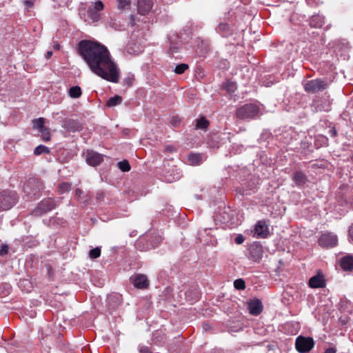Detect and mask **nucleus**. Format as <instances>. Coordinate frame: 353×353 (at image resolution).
Masks as SVG:
<instances>
[{
	"instance_id": "obj_5",
	"label": "nucleus",
	"mask_w": 353,
	"mask_h": 353,
	"mask_svg": "<svg viewBox=\"0 0 353 353\" xmlns=\"http://www.w3.org/2000/svg\"><path fill=\"white\" fill-rule=\"evenodd\" d=\"M296 350L300 353H307L314 346V341L312 337L299 336L295 342Z\"/></svg>"
},
{
	"instance_id": "obj_33",
	"label": "nucleus",
	"mask_w": 353,
	"mask_h": 353,
	"mask_svg": "<svg viewBox=\"0 0 353 353\" xmlns=\"http://www.w3.org/2000/svg\"><path fill=\"white\" fill-rule=\"evenodd\" d=\"M39 132L41 133L43 140L48 141L50 139V133L49 129L45 128Z\"/></svg>"
},
{
	"instance_id": "obj_44",
	"label": "nucleus",
	"mask_w": 353,
	"mask_h": 353,
	"mask_svg": "<svg viewBox=\"0 0 353 353\" xmlns=\"http://www.w3.org/2000/svg\"><path fill=\"white\" fill-rule=\"evenodd\" d=\"M170 122L173 125L176 126L179 123L180 119L178 117H172L170 119Z\"/></svg>"
},
{
	"instance_id": "obj_55",
	"label": "nucleus",
	"mask_w": 353,
	"mask_h": 353,
	"mask_svg": "<svg viewBox=\"0 0 353 353\" xmlns=\"http://www.w3.org/2000/svg\"><path fill=\"white\" fill-rule=\"evenodd\" d=\"M28 188V185H27V186H25V187H24V190H25V191H26V192H28V191H27V188Z\"/></svg>"
},
{
	"instance_id": "obj_37",
	"label": "nucleus",
	"mask_w": 353,
	"mask_h": 353,
	"mask_svg": "<svg viewBox=\"0 0 353 353\" xmlns=\"http://www.w3.org/2000/svg\"><path fill=\"white\" fill-rule=\"evenodd\" d=\"M132 81L133 79L132 77H128L123 80V85L125 86L130 87L132 85Z\"/></svg>"
},
{
	"instance_id": "obj_34",
	"label": "nucleus",
	"mask_w": 353,
	"mask_h": 353,
	"mask_svg": "<svg viewBox=\"0 0 353 353\" xmlns=\"http://www.w3.org/2000/svg\"><path fill=\"white\" fill-rule=\"evenodd\" d=\"M70 190V184L68 183H62L59 186V191L61 193H64Z\"/></svg>"
},
{
	"instance_id": "obj_58",
	"label": "nucleus",
	"mask_w": 353,
	"mask_h": 353,
	"mask_svg": "<svg viewBox=\"0 0 353 353\" xmlns=\"http://www.w3.org/2000/svg\"><path fill=\"white\" fill-rule=\"evenodd\" d=\"M131 21H134V16L133 15H131Z\"/></svg>"
},
{
	"instance_id": "obj_22",
	"label": "nucleus",
	"mask_w": 353,
	"mask_h": 353,
	"mask_svg": "<svg viewBox=\"0 0 353 353\" xmlns=\"http://www.w3.org/2000/svg\"><path fill=\"white\" fill-rule=\"evenodd\" d=\"M81 94V89L79 86H72L68 90V95L72 99L79 98Z\"/></svg>"
},
{
	"instance_id": "obj_48",
	"label": "nucleus",
	"mask_w": 353,
	"mask_h": 353,
	"mask_svg": "<svg viewBox=\"0 0 353 353\" xmlns=\"http://www.w3.org/2000/svg\"><path fill=\"white\" fill-rule=\"evenodd\" d=\"M19 285L21 287L22 285H30V283L28 280H23L20 281Z\"/></svg>"
},
{
	"instance_id": "obj_54",
	"label": "nucleus",
	"mask_w": 353,
	"mask_h": 353,
	"mask_svg": "<svg viewBox=\"0 0 353 353\" xmlns=\"http://www.w3.org/2000/svg\"><path fill=\"white\" fill-rule=\"evenodd\" d=\"M199 298L198 294L196 295L195 299L193 301H197Z\"/></svg>"
},
{
	"instance_id": "obj_15",
	"label": "nucleus",
	"mask_w": 353,
	"mask_h": 353,
	"mask_svg": "<svg viewBox=\"0 0 353 353\" xmlns=\"http://www.w3.org/2000/svg\"><path fill=\"white\" fill-rule=\"evenodd\" d=\"M340 265L345 271H351L353 270V256L348 254L341 259Z\"/></svg>"
},
{
	"instance_id": "obj_51",
	"label": "nucleus",
	"mask_w": 353,
	"mask_h": 353,
	"mask_svg": "<svg viewBox=\"0 0 353 353\" xmlns=\"http://www.w3.org/2000/svg\"><path fill=\"white\" fill-rule=\"evenodd\" d=\"M145 239H146V237H145V238H143L142 239H140L139 241V242H138V244L143 243Z\"/></svg>"
},
{
	"instance_id": "obj_3",
	"label": "nucleus",
	"mask_w": 353,
	"mask_h": 353,
	"mask_svg": "<svg viewBox=\"0 0 353 353\" xmlns=\"http://www.w3.org/2000/svg\"><path fill=\"white\" fill-rule=\"evenodd\" d=\"M303 87L307 92L316 93L325 90L328 87V82L326 79L319 78L307 81Z\"/></svg>"
},
{
	"instance_id": "obj_57",
	"label": "nucleus",
	"mask_w": 353,
	"mask_h": 353,
	"mask_svg": "<svg viewBox=\"0 0 353 353\" xmlns=\"http://www.w3.org/2000/svg\"><path fill=\"white\" fill-rule=\"evenodd\" d=\"M128 52L129 53H132V52L130 51V48H129V47L128 48Z\"/></svg>"
},
{
	"instance_id": "obj_49",
	"label": "nucleus",
	"mask_w": 353,
	"mask_h": 353,
	"mask_svg": "<svg viewBox=\"0 0 353 353\" xmlns=\"http://www.w3.org/2000/svg\"><path fill=\"white\" fill-rule=\"evenodd\" d=\"M319 138H320V139H323V142L325 144H326V143H327L328 139H327V137H324V136H321V137H320Z\"/></svg>"
},
{
	"instance_id": "obj_4",
	"label": "nucleus",
	"mask_w": 353,
	"mask_h": 353,
	"mask_svg": "<svg viewBox=\"0 0 353 353\" xmlns=\"http://www.w3.org/2000/svg\"><path fill=\"white\" fill-rule=\"evenodd\" d=\"M14 192L4 191L0 194V210H7L11 208L17 202Z\"/></svg>"
},
{
	"instance_id": "obj_23",
	"label": "nucleus",
	"mask_w": 353,
	"mask_h": 353,
	"mask_svg": "<svg viewBox=\"0 0 353 353\" xmlns=\"http://www.w3.org/2000/svg\"><path fill=\"white\" fill-rule=\"evenodd\" d=\"M122 102V98L119 95H115L112 97H110L106 103V105L108 107H114L121 104Z\"/></svg>"
},
{
	"instance_id": "obj_32",
	"label": "nucleus",
	"mask_w": 353,
	"mask_h": 353,
	"mask_svg": "<svg viewBox=\"0 0 353 353\" xmlns=\"http://www.w3.org/2000/svg\"><path fill=\"white\" fill-rule=\"evenodd\" d=\"M188 68V65L185 63H181L175 67L174 72L176 74H183Z\"/></svg>"
},
{
	"instance_id": "obj_42",
	"label": "nucleus",
	"mask_w": 353,
	"mask_h": 353,
	"mask_svg": "<svg viewBox=\"0 0 353 353\" xmlns=\"http://www.w3.org/2000/svg\"><path fill=\"white\" fill-rule=\"evenodd\" d=\"M139 352L140 353H152L150 348L146 346H140L139 347Z\"/></svg>"
},
{
	"instance_id": "obj_18",
	"label": "nucleus",
	"mask_w": 353,
	"mask_h": 353,
	"mask_svg": "<svg viewBox=\"0 0 353 353\" xmlns=\"http://www.w3.org/2000/svg\"><path fill=\"white\" fill-rule=\"evenodd\" d=\"M324 17L320 14L313 15L310 19V26L312 28H319L324 24Z\"/></svg>"
},
{
	"instance_id": "obj_53",
	"label": "nucleus",
	"mask_w": 353,
	"mask_h": 353,
	"mask_svg": "<svg viewBox=\"0 0 353 353\" xmlns=\"http://www.w3.org/2000/svg\"><path fill=\"white\" fill-rule=\"evenodd\" d=\"M81 193V192L79 190H76V194L77 195L80 194Z\"/></svg>"
},
{
	"instance_id": "obj_19",
	"label": "nucleus",
	"mask_w": 353,
	"mask_h": 353,
	"mask_svg": "<svg viewBox=\"0 0 353 353\" xmlns=\"http://www.w3.org/2000/svg\"><path fill=\"white\" fill-rule=\"evenodd\" d=\"M64 126L70 131H79L82 129V123L74 119L66 121Z\"/></svg>"
},
{
	"instance_id": "obj_25",
	"label": "nucleus",
	"mask_w": 353,
	"mask_h": 353,
	"mask_svg": "<svg viewBox=\"0 0 353 353\" xmlns=\"http://www.w3.org/2000/svg\"><path fill=\"white\" fill-rule=\"evenodd\" d=\"M32 123H33V128L39 130V131H41V130L45 128V127H44L45 119L43 118H39V119H35L32 121Z\"/></svg>"
},
{
	"instance_id": "obj_50",
	"label": "nucleus",
	"mask_w": 353,
	"mask_h": 353,
	"mask_svg": "<svg viewBox=\"0 0 353 353\" xmlns=\"http://www.w3.org/2000/svg\"><path fill=\"white\" fill-rule=\"evenodd\" d=\"M52 55V52L51 51H49L46 53V57L47 59H49L51 57Z\"/></svg>"
},
{
	"instance_id": "obj_10",
	"label": "nucleus",
	"mask_w": 353,
	"mask_h": 353,
	"mask_svg": "<svg viewBox=\"0 0 353 353\" xmlns=\"http://www.w3.org/2000/svg\"><path fill=\"white\" fill-rule=\"evenodd\" d=\"M248 308L251 314L257 316L261 313L263 305L259 299H254L248 302Z\"/></svg>"
},
{
	"instance_id": "obj_43",
	"label": "nucleus",
	"mask_w": 353,
	"mask_h": 353,
	"mask_svg": "<svg viewBox=\"0 0 353 353\" xmlns=\"http://www.w3.org/2000/svg\"><path fill=\"white\" fill-rule=\"evenodd\" d=\"M8 250V248L7 245H2L0 248V254L3 255L7 254Z\"/></svg>"
},
{
	"instance_id": "obj_2",
	"label": "nucleus",
	"mask_w": 353,
	"mask_h": 353,
	"mask_svg": "<svg viewBox=\"0 0 353 353\" xmlns=\"http://www.w3.org/2000/svg\"><path fill=\"white\" fill-rule=\"evenodd\" d=\"M260 105L256 103H246L240 106L236 110V116L241 120L250 121L256 119L262 115Z\"/></svg>"
},
{
	"instance_id": "obj_56",
	"label": "nucleus",
	"mask_w": 353,
	"mask_h": 353,
	"mask_svg": "<svg viewBox=\"0 0 353 353\" xmlns=\"http://www.w3.org/2000/svg\"><path fill=\"white\" fill-rule=\"evenodd\" d=\"M85 161L88 162V156H86V157H85Z\"/></svg>"
},
{
	"instance_id": "obj_59",
	"label": "nucleus",
	"mask_w": 353,
	"mask_h": 353,
	"mask_svg": "<svg viewBox=\"0 0 353 353\" xmlns=\"http://www.w3.org/2000/svg\"><path fill=\"white\" fill-rule=\"evenodd\" d=\"M151 247L154 248L155 245L154 244H151Z\"/></svg>"
},
{
	"instance_id": "obj_9",
	"label": "nucleus",
	"mask_w": 353,
	"mask_h": 353,
	"mask_svg": "<svg viewBox=\"0 0 353 353\" xmlns=\"http://www.w3.org/2000/svg\"><path fill=\"white\" fill-rule=\"evenodd\" d=\"M269 233V228L265 221H259L254 228V235L258 238H266Z\"/></svg>"
},
{
	"instance_id": "obj_26",
	"label": "nucleus",
	"mask_w": 353,
	"mask_h": 353,
	"mask_svg": "<svg viewBox=\"0 0 353 353\" xmlns=\"http://www.w3.org/2000/svg\"><path fill=\"white\" fill-rule=\"evenodd\" d=\"M40 208L43 211L46 212L52 210L54 208V205L50 200H46L41 202Z\"/></svg>"
},
{
	"instance_id": "obj_1",
	"label": "nucleus",
	"mask_w": 353,
	"mask_h": 353,
	"mask_svg": "<svg viewBox=\"0 0 353 353\" xmlns=\"http://www.w3.org/2000/svg\"><path fill=\"white\" fill-rule=\"evenodd\" d=\"M90 69L108 81H119L120 70L108 48L93 38H90Z\"/></svg>"
},
{
	"instance_id": "obj_20",
	"label": "nucleus",
	"mask_w": 353,
	"mask_h": 353,
	"mask_svg": "<svg viewBox=\"0 0 353 353\" xmlns=\"http://www.w3.org/2000/svg\"><path fill=\"white\" fill-rule=\"evenodd\" d=\"M218 32L224 37H228L232 34V30L226 23H220L218 26Z\"/></svg>"
},
{
	"instance_id": "obj_45",
	"label": "nucleus",
	"mask_w": 353,
	"mask_h": 353,
	"mask_svg": "<svg viewBox=\"0 0 353 353\" xmlns=\"http://www.w3.org/2000/svg\"><path fill=\"white\" fill-rule=\"evenodd\" d=\"M329 134L332 137H335L336 135H337V132L335 129V128H332L330 130H329Z\"/></svg>"
},
{
	"instance_id": "obj_24",
	"label": "nucleus",
	"mask_w": 353,
	"mask_h": 353,
	"mask_svg": "<svg viewBox=\"0 0 353 353\" xmlns=\"http://www.w3.org/2000/svg\"><path fill=\"white\" fill-rule=\"evenodd\" d=\"M210 125V122L204 117L196 120V128L206 130Z\"/></svg>"
},
{
	"instance_id": "obj_39",
	"label": "nucleus",
	"mask_w": 353,
	"mask_h": 353,
	"mask_svg": "<svg viewBox=\"0 0 353 353\" xmlns=\"http://www.w3.org/2000/svg\"><path fill=\"white\" fill-rule=\"evenodd\" d=\"M245 241V238L242 234L237 235L234 239V242L238 244H242Z\"/></svg>"
},
{
	"instance_id": "obj_29",
	"label": "nucleus",
	"mask_w": 353,
	"mask_h": 353,
	"mask_svg": "<svg viewBox=\"0 0 353 353\" xmlns=\"http://www.w3.org/2000/svg\"><path fill=\"white\" fill-rule=\"evenodd\" d=\"M101 248L96 247L93 249L90 250V259H95L100 256L101 255Z\"/></svg>"
},
{
	"instance_id": "obj_7",
	"label": "nucleus",
	"mask_w": 353,
	"mask_h": 353,
	"mask_svg": "<svg viewBox=\"0 0 353 353\" xmlns=\"http://www.w3.org/2000/svg\"><path fill=\"white\" fill-rule=\"evenodd\" d=\"M338 242V238L336 234L332 233H325L321 235L319 240V243L321 247L332 248L334 247Z\"/></svg>"
},
{
	"instance_id": "obj_41",
	"label": "nucleus",
	"mask_w": 353,
	"mask_h": 353,
	"mask_svg": "<svg viewBox=\"0 0 353 353\" xmlns=\"http://www.w3.org/2000/svg\"><path fill=\"white\" fill-rule=\"evenodd\" d=\"M348 233L349 241L353 242V223L349 228Z\"/></svg>"
},
{
	"instance_id": "obj_13",
	"label": "nucleus",
	"mask_w": 353,
	"mask_h": 353,
	"mask_svg": "<svg viewBox=\"0 0 353 353\" xmlns=\"http://www.w3.org/2000/svg\"><path fill=\"white\" fill-rule=\"evenodd\" d=\"M325 281L323 275L318 274L309 279L308 285L311 288H322L325 287Z\"/></svg>"
},
{
	"instance_id": "obj_28",
	"label": "nucleus",
	"mask_w": 353,
	"mask_h": 353,
	"mask_svg": "<svg viewBox=\"0 0 353 353\" xmlns=\"http://www.w3.org/2000/svg\"><path fill=\"white\" fill-rule=\"evenodd\" d=\"M230 211L231 210H230V208H225L223 209V211L220 213V215L222 217V221L223 222H229L230 221V219H231V217L230 215Z\"/></svg>"
},
{
	"instance_id": "obj_46",
	"label": "nucleus",
	"mask_w": 353,
	"mask_h": 353,
	"mask_svg": "<svg viewBox=\"0 0 353 353\" xmlns=\"http://www.w3.org/2000/svg\"><path fill=\"white\" fill-rule=\"evenodd\" d=\"M324 353H336V350L334 347H329L325 350Z\"/></svg>"
},
{
	"instance_id": "obj_27",
	"label": "nucleus",
	"mask_w": 353,
	"mask_h": 353,
	"mask_svg": "<svg viewBox=\"0 0 353 353\" xmlns=\"http://www.w3.org/2000/svg\"><path fill=\"white\" fill-rule=\"evenodd\" d=\"M117 167L122 172H128L130 170V165L127 160H123L117 163Z\"/></svg>"
},
{
	"instance_id": "obj_17",
	"label": "nucleus",
	"mask_w": 353,
	"mask_h": 353,
	"mask_svg": "<svg viewBox=\"0 0 353 353\" xmlns=\"http://www.w3.org/2000/svg\"><path fill=\"white\" fill-rule=\"evenodd\" d=\"M103 160V155L97 152L90 150V165L97 166Z\"/></svg>"
},
{
	"instance_id": "obj_8",
	"label": "nucleus",
	"mask_w": 353,
	"mask_h": 353,
	"mask_svg": "<svg viewBox=\"0 0 353 353\" xmlns=\"http://www.w3.org/2000/svg\"><path fill=\"white\" fill-rule=\"evenodd\" d=\"M130 282L138 289H146L149 286L148 278L144 274H136L130 276Z\"/></svg>"
},
{
	"instance_id": "obj_6",
	"label": "nucleus",
	"mask_w": 353,
	"mask_h": 353,
	"mask_svg": "<svg viewBox=\"0 0 353 353\" xmlns=\"http://www.w3.org/2000/svg\"><path fill=\"white\" fill-rule=\"evenodd\" d=\"M263 248L259 243H253L248 248V257L254 262H259L263 256Z\"/></svg>"
},
{
	"instance_id": "obj_14",
	"label": "nucleus",
	"mask_w": 353,
	"mask_h": 353,
	"mask_svg": "<svg viewBox=\"0 0 353 353\" xmlns=\"http://www.w3.org/2000/svg\"><path fill=\"white\" fill-rule=\"evenodd\" d=\"M152 7V0H138L137 10L139 14L145 15L149 13Z\"/></svg>"
},
{
	"instance_id": "obj_38",
	"label": "nucleus",
	"mask_w": 353,
	"mask_h": 353,
	"mask_svg": "<svg viewBox=\"0 0 353 353\" xmlns=\"http://www.w3.org/2000/svg\"><path fill=\"white\" fill-rule=\"evenodd\" d=\"M226 89L229 92H234L235 90L236 89V84L234 83H228Z\"/></svg>"
},
{
	"instance_id": "obj_47",
	"label": "nucleus",
	"mask_w": 353,
	"mask_h": 353,
	"mask_svg": "<svg viewBox=\"0 0 353 353\" xmlns=\"http://www.w3.org/2000/svg\"><path fill=\"white\" fill-rule=\"evenodd\" d=\"M24 3H25V5H26L27 7H28V8H32V7L33 6V5H34L33 1H28V0L25 1H24Z\"/></svg>"
},
{
	"instance_id": "obj_52",
	"label": "nucleus",
	"mask_w": 353,
	"mask_h": 353,
	"mask_svg": "<svg viewBox=\"0 0 353 353\" xmlns=\"http://www.w3.org/2000/svg\"><path fill=\"white\" fill-rule=\"evenodd\" d=\"M92 299V303H94V301H95L96 300H97L98 299H97V297H92V299Z\"/></svg>"
},
{
	"instance_id": "obj_36",
	"label": "nucleus",
	"mask_w": 353,
	"mask_h": 353,
	"mask_svg": "<svg viewBox=\"0 0 353 353\" xmlns=\"http://www.w3.org/2000/svg\"><path fill=\"white\" fill-rule=\"evenodd\" d=\"M179 49V45L176 43H172L170 41V46L169 48V53L172 54L174 52H176Z\"/></svg>"
},
{
	"instance_id": "obj_16",
	"label": "nucleus",
	"mask_w": 353,
	"mask_h": 353,
	"mask_svg": "<svg viewBox=\"0 0 353 353\" xmlns=\"http://www.w3.org/2000/svg\"><path fill=\"white\" fill-rule=\"evenodd\" d=\"M78 52L88 63V41L84 40L79 43Z\"/></svg>"
},
{
	"instance_id": "obj_35",
	"label": "nucleus",
	"mask_w": 353,
	"mask_h": 353,
	"mask_svg": "<svg viewBox=\"0 0 353 353\" xmlns=\"http://www.w3.org/2000/svg\"><path fill=\"white\" fill-rule=\"evenodd\" d=\"M130 3V0H118V7L121 10L125 9Z\"/></svg>"
},
{
	"instance_id": "obj_12",
	"label": "nucleus",
	"mask_w": 353,
	"mask_h": 353,
	"mask_svg": "<svg viewBox=\"0 0 353 353\" xmlns=\"http://www.w3.org/2000/svg\"><path fill=\"white\" fill-rule=\"evenodd\" d=\"M291 178L296 186L300 188H303L308 181L307 176L301 171H295Z\"/></svg>"
},
{
	"instance_id": "obj_40",
	"label": "nucleus",
	"mask_w": 353,
	"mask_h": 353,
	"mask_svg": "<svg viewBox=\"0 0 353 353\" xmlns=\"http://www.w3.org/2000/svg\"><path fill=\"white\" fill-rule=\"evenodd\" d=\"M176 174L173 176L172 179H166L168 182L172 183V181H176L181 178V172L179 171H178V170H176Z\"/></svg>"
},
{
	"instance_id": "obj_21",
	"label": "nucleus",
	"mask_w": 353,
	"mask_h": 353,
	"mask_svg": "<svg viewBox=\"0 0 353 353\" xmlns=\"http://www.w3.org/2000/svg\"><path fill=\"white\" fill-rule=\"evenodd\" d=\"M188 160L192 165H199L203 161V156L201 154L191 153L188 154Z\"/></svg>"
},
{
	"instance_id": "obj_31",
	"label": "nucleus",
	"mask_w": 353,
	"mask_h": 353,
	"mask_svg": "<svg viewBox=\"0 0 353 353\" xmlns=\"http://www.w3.org/2000/svg\"><path fill=\"white\" fill-rule=\"evenodd\" d=\"M49 152H50V150H48V148L43 145H40L34 149V154L36 155H39L43 153H49Z\"/></svg>"
},
{
	"instance_id": "obj_11",
	"label": "nucleus",
	"mask_w": 353,
	"mask_h": 353,
	"mask_svg": "<svg viewBox=\"0 0 353 353\" xmlns=\"http://www.w3.org/2000/svg\"><path fill=\"white\" fill-rule=\"evenodd\" d=\"M103 7L102 1H96L94 5V9L90 10V20H92V22L99 21L101 19V13L99 12L103 10Z\"/></svg>"
},
{
	"instance_id": "obj_30",
	"label": "nucleus",
	"mask_w": 353,
	"mask_h": 353,
	"mask_svg": "<svg viewBox=\"0 0 353 353\" xmlns=\"http://www.w3.org/2000/svg\"><path fill=\"white\" fill-rule=\"evenodd\" d=\"M234 286L236 290H244L245 288V283L242 279H238L234 281Z\"/></svg>"
}]
</instances>
